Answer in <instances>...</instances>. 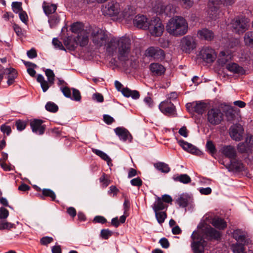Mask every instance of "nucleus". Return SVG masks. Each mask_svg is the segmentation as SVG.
Listing matches in <instances>:
<instances>
[{
    "label": "nucleus",
    "instance_id": "f704fd0d",
    "mask_svg": "<svg viewBox=\"0 0 253 253\" xmlns=\"http://www.w3.org/2000/svg\"><path fill=\"white\" fill-rule=\"evenodd\" d=\"M244 243L241 244L236 243L231 246V249L234 253H245V248L244 247Z\"/></svg>",
    "mask_w": 253,
    "mask_h": 253
},
{
    "label": "nucleus",
    "instance_id": "09e8293b",
    "mask_svg": "<svg viewBox=\"0 0 253 253\" xmlns=\"http://www.w3.org/2000/svg\"><path fill=\"white\" fill-rule=\"evenodd\" d=\"M26 122L24 121L18 120L15 122V126L16 128L19 131H22L24 130L26 126Z\"/></svg>",
    "mask_w": 253,
    "mask_h": 253
},
{
    "label": "nucleus",
    "instance_id": "72a5a7b5",
    "mask_svg": "<svg viewBox=\"0 0 253 253\" xmlns=\"http://www.w3.org/2000/svg\"><path fill=\"white\" fill-rule=\"evenodd\" d=\"M155 167L162 172L168 173L170 171V168L168 165L163 163L159 162L154 164Z\"/></svg>",
    "mask_w": 253,
    "mask_h": 253
},
{
    "label": "nucleus",
    "instance_id": "13d9d810",
    "mask_svg": "<svg viewBox=\"0 0 253 253\" xmlns=\"http://www.w3.org/2000/svg\"><path fill=\"white\" fill-rule=\"evenodd\" d=\"M52 237L45 236L41 239L40 242L42 245H47L53 241Z\"/></svg>",
    "mask_w": 253,
    "mask_h": 253
},
{
    "label": "nucleus",
    "instance_id": "2eb2a0df",
    "mask_svg": "<svg viewBox=\"0 0 253 253\" xmlns=\"http://www.w3.org/2000/svg\"><path fill=\"white\" fill-rule=\"evenodd\" d=\"M244 129L240 124L233 125L230 128V135L231 137L236 141L242 139Z\"/></svg>",
    "mask_w": 253,
    "mask_h": 253
},
{
    "label": "nucleus",
    "instance_id": "37998d69",
    "mask_svg": "<svg viewBox=\"0 0 253 253\" xmlns=\"http://www.w3.org/2000/svg\"><path fill=\"white\" fill-rule=\"evenodd\" d=\"M45 74L47 78L48 82L50 85L54 84L55 75L53 71L51 69H46L45 71Z\"/></svg>",
    "mask_w": 253,
    "mask_h": 253
},
{
    "label": "nucleus",
    "instance_id": "7c9ffc66",
    "mask_svg": "<svg viewBox=\"0 0 253 253\" xmlns=\"http://www.w3.org/2000/svg\"><path fill=\"white\" fill-rule=\"evenodd\" d=\"M7 70L8 75L7 83L9 85H10L14 83L15 79L17 77V72L13 68H9Z\"/></svg>",
    "mask_w": 253,
    "mask_h": 253
},
{
    "label": "nucleus",
    "instance_id": "bf43d9fd",
    "mask_svg": "<svg viewBox=\"0 0 253 253\" xmlns=\"http://www.w3.org/2000/svg\"><path fill=\"white\" fill-rule=\"evenodd\" d=\"M13 224L8 222L2 221L0 222V230L10 229L13 227Z\"/></svg>",
    "mask_w": 253,
    "mask_h": 253
},
{
    "label": "nucleus",
    "instance_id": "a211bd4d",
    "mask_svg": "<svg viewBox=\"0 0 253 253\" xmlns=\"http://www.w3.org/2000/svg\"><path fill=\"white\" fill-rule=\"evenodd\" d=\"M226 69L234 74L243 75L246 73V71L244 69L236 63L227 64L226 65Z\"/></svg>",
    "mask_w": 253,
    "mask_h": 253
},
{
    "label": "nucleus",
    "instance_id": "2f4dec72",
    "mask_svg": "<svg viewBox=\"0 0 253 253\" xmlns=\"http://www.w3.org/2000/svg\"><path fill=\"white\" fill-rule=\"evenodd\" d=\"M115 132L120 139L126 140V129L122 127H118L114 129Z\"/></svg>",
    "mask_w": 253,
    "mask_h": 253
},
{
    "label": "nucleus",
    "instance_id": "f8f14e48",
    "mask_svg": "<svg viewBox=\"0 0 253 253\" xmlns=\"http://www.w3.org/2000/svg\"><path fill=\"white\" fill-rule=\"evenodd\" d=\"M146 56L153 57L158 60H163L165 59V54L163 50L158 47L151 46L149 47L145 51Z\"/></svg>",
    "mask_w": 253,
    "mask_h": 253
},
{
    "label": "nucleus",
    "instance_id": "e433bc0d",
    "mask_svg": "<svg viewBox=\"0 0 253 253\" xmlns=\"http://www.w3.org/2000/svg\"><path fill=\"white\" fill-rule=\"evenodd\" d=\"M173 179L175 181H178L185 184L188 183L191 181L190 177L186 174H180L179 176L174 177Z\"/></svg>",
    "mask_w": 253,
    "mask_h": 253
},
{
    "label": "nucleus",
    "instance_id": "f03ea898",
    "mask_svg": "<svg viewBox=\"0 0 253 253\" xmlns=\"http://www.w3.org/2000/svg\"><path fill=\"white\" fill-rule=\"evenodd\" d=\"M166 28L167 32L170 35L180 37L187 33L188 24L183 17L175 16L169 20Z\"/></svg>",
    "mask_w": 253,
    "mask_h": 253
},
{
    "label": "nucleus",
    "instance_id": "a878e982",
    "mask_svg": "<svg viewBox=\"0 0 253 253\" xmlns=\"http://www.w3.org/2000/svg\"><path fill=\"white\" fill-rule=\"evenodd\" d=\"M205 233L211 239L218 240L220 238V232L211 227L207 228Z\"/></svg>",
    "mask_w": 253,
    "mask_h": 253
},
{
    "label": "nucleus",
    "instance_id": "ea45409f",
    "mask_svg": "<svg viewBox=\"0 0 253 253\" xmlns=\"http://www.w3.org/2000/svg\"><path fill=\"white\" fill-rule=\"evenodd\" d=\"M155 212L158 222L160 224L163 223L167 216L166 212L165 211H155Z\"/></svg>",
    "mask_w": 253,
    "mask_h": 253
},
{
    "label": "nucleus",
    "instance_id": "9b49d317",
    "mask_svg": "<svg viewBox=\"0 0 253 253\" xmlns=\"http://www.w3.org/2000/svg\"><path fill=\"white\" fill-rule=\"evenodd\" d=\"M180 45L183 51L189 53L196 48V43L193 37L186 36L182 38Z\"/></svg>",
    "mask_w": 253,
    "mask_h": 253
},
{
    "label": "nucleus",
    "instance_id": "8fccbe9b",
    "mask_svg": "<svg viewBox=\"0 0 253 253\" xmlns=\"http://www.w3.org/2000/svg\"><path fill=\"white\" fill-rule=\"evenodd\" d=\"M250 149V146L245 142L240 143L238 145V150L241 153H245L247 152Z\"/></svg>",
    "mask_w": 253,
    "mask_h": 253
},
{
    "label": "nucleus",
    "instance_id": "a18cd8bd",
    "mask_svg": "<svg viewBox=\"0 0 253 253\" xmlns=\"http://www.w3.org/2000/svg\"><path fill=\"white\" fill-rule=\"evenodd\" d=\"M72 95L71 94V98H70V99L76 101H80L81 99V95L80 91L74 88H72Z\"/></svg>",
    "mask_w": 253,
    "mask_h": 253
},
{
    "label": "nucleus",
    "instance_id": "338daca9",
    "mask_svg": "<svg viewBox=\"0 0 253 253\" xmlns=\"http://www.w3.org/2000/svg\"><path fill=\"white\" fill-rule=\"evenodd\" d=\"M93 222L104 224L107 222V220L103 216L97 215L94 218Z\"/></svg>",
    "mask_w": 253,
    "mask_h": 253
},
{
    "label": "nucleus",
    "instance_id": "4d7b16f0",
    "mask_svg": "<svg viewBox=\"0 0 253 253\" xmlns=\"http://www.w3.org/2000/svg\"><path fill=\"white\" fill-rule=\"evenodd\" d=\"M0 130L4 133L9 135L11 132V127L5 125H2L0 127Z\"/></svg>",
    "mask_w": 253,
    "mask_h": 253
},
{
    "label": "nucleus",
    "instance_id": "0e129e2a",
    "mask_svg": "<svg viewBox=\"0 0 253 253\" xmlns=\"http://www.w3.org/2000/svg\"><path fill=\"white\" fill-rule=\"evenodd\" d=\"M103 121L106 124L111 125L115 121V120L109 115H104Z\"/></svg>",
    "mask_w": 253,
    "mask_h": 253
},
{
    "label": "nucleus",
    "instance_id": "5701e85b",
    "mask_svg": "<svg viewBox=\"0 0 253 253\" xmlns=\"http://www.w3.org/2000/svg\"><path fill=\"white\" fill-rule=\"evenodd\" d=\"M191 105L195 112L202 114L207 108V104L201 101L193 102Z\"/></svg>",
    "mask_w": 253,
    "mask_h": 253
},
{
    "label": "nucleus",
    "instance_id": "c03bdc74",
    "mask_svg": "<svg viewBox=\"0 0 253 253\" xmlns=\"http://www.w3.org/2000/svg\"><path fill=\"white\" fill-rule=\"evenodd\" d=\"M139 91L136 90H131L127 88V98H131L132 99L136 100L140 97Z\"/></svg>",
    "mask_w": 253,
    "mask_h": 253
},
{
    "label": "nucleus",
    "instance_id": "6e6d98bb",
    "mask_svg": "<svg viewBox=\"0 0 253 253\" xmlns=\"http://www.w3.org/2000/svg\"><path fill=\"white\" fill-rule=\"evenodd\" d=\"M52 44L55 48H58L60 50H66L65 47L62 45V43L57 38H53L52 40Z\"/></svg>",
    "mask_w": 253,
    "mask_h": 253
},
{
    "label": "nucleus",
    "instance_id": "f3484780",
    "mask_svg": "<svg viewBox=\"0 0 253 253\" xmlns=\"http://www.w3.org/2000/svg\"><path fill=\"white\" fill-rule=\"evenodd\" d=\"M178 144L184 150L191 154L200 155L201 153V152L195 146L183 140L178 141Z\"/></svg>",
    "mask_w": 253,
    "mask_h": 253
},
{
    "label": "nucleus",
    "instance_id": "39448f33",
    "mask_svg": "<svg viewBox=\"0 0 253 253\" xmlns=\"http://www.w3.org/2000/svg\"><path fill=\"white\" fill-rule=\"evenodd\" d=\"M249 21L244 17H237L231 22L232 30L236 33H242L248 29Z\"/></svg>",
    "mask_w": 253,
    "mask_h": 253
},
{
    "label": "nucleus",
    "instance_id": "f257e3e1",
    "mask_svg": "<svg viewBox=\"0 0 253 253\" xmlns=\"http://www.w3.org/2000/svg\"><path fill=\"white\" fill-rule=\"evenodd\" d=\"M106 50L111 56H118L119 61L126 60V37L112 38L106 45Z\"/></svg>",
    "mask_w": 253,
    "mask_h": 253
},
{
    "label": "nucleus",
    "instance_id": "423d86ee",
    "mask_svg": "<svg viewBox=\"0 0 253 253\" xmlns=\"http://www.w3.org/2000/svg\"><path fill=\"white\" fill-rule=\"evenodd\" d=\"M223 114L220 110L212 108L207 113V120L209 123L213 126L219 125L223 120Z\"/></svg>",
    "mask_w": 253,
    "mask_h": 253
},
{
    "label": "nucleus",
    "instance_id": "864d4df0",
    "mask_svg": "<svg viewBox=\"0 0 253 253\" xmlns=\"http://www.w3.org/2000/svg\"><path fill=\"white\" fill-rule=\"evenodd\" d=\"M115 85L116 89L118 91H120L122 92V94L126 97V88H122L123 85L121 84L120 82L118 81H116L115 82Z\"/></svg>",
    "mask_w": 253,
    "mask_h": 253
},
{
    "label": "nucleus",
    "instance_id": "ddd939ff",
    "mask_svg": "<svg viewBox=\"0 0 253 253\" xmlns=\"http://www.w3.org/2000/svg\"><path fill=\"white\" fill-rule=\"evenodd\" d=\"M43 121L40 119H34L31 121L30 126L32 131L38 135H42L45 129V125L43 124Z\"/></svg>",
    "mask_w": 253,
    "mask_h": 253
},
{
    "label": "nucleus",
    "instance_id": "49530a36",
    "mask_svg": "<svg viewBox=\"0 0 253 253\" xmlns=\"http://www.w3.org/2000/svg\"><path fill=\"white\" fill-rule=\"evenodd\" d=\"M42 193L43 196L46 197H49L51 198L52 201H54L56 198V195L55 193L49 189H43L42 191Z\"/></svg>",
    "mask_w": 253,
    "mask_h": 253
},
{
    "label": "nucleus",
    "instance_id": "6e6552de",
    "mask_svg": "<svg viewBox=\"0 0 253 253\" xmlns=\"http://www.w3.org/2000/svg\"><path fill=\"white\" fill-rule=\"evenodd\" d=\"M191 238L193 240L191 247L194 253H203L205 241L202 238L200 234L196 231L193 233Z\"/></svg>",
    "mask_w": 253,
    "mask_h": 253
},
{
    "label": "nucleus",
    "instance_id": "cd10ccee",
    "mask_svg": "<svg viewBox=\"0 0 253 253\" xmlns=\"http://www.w3.org/2000/svg\"><path fill=\"white\" fill-rule=\"evenodd\" d=\"M43 9L45 14L48 17L50 15L55 12L57 6L54 4H45V2L43 4Z\"/></svg>",
    "mask_w": 253,
    "mask_h": 253
},
{
    "label": "nucleus",
    "instance_id": "6ab92c4d",
    "mask_svg": "<svg viewBox=\"0 0 253 253\" xmlns=\"http://www.w3.org/2000/svg\"><path fill=\"white\" fill-rule=\"evenodd\" d=\"M198 37L201 39L207 41H211L213 39L214 35L212 31L204 28L198 31Z\"/></svg>",
    "mask_w": 253,
    "mask_h": 253
},
{
    "label": "nucleus",
    "instance_id": "473e14b6",
    "mask_svg": "<svg viewBox=\"0 0 253 253\" xmlns=\"http://www.w3.org/2000/svg\"><path fill=\"white\" fill-rule=\"evenodd\" d=\"M92 151L96 155L100 157L102 159L107 162V164L109 166L110 163H111V159L109 158V157L103 151L96 149H92Z\"/></svg>",
    "mask_w": 253,
    "mask_h": 253
},
{
    "label": "nucleus",
    "instance_id": "79ce46f5",
    "mask_svg": "<svg viewBox=\"0 0 253 253\" xmlns=\"http://www.w3.org/2000/svg\"><path fill=\"white\" fill-rule=\"evenodd\" d=\"M227 121L232 122L235 119V113L232 108H228L225 112Z\"/></svg>",
    "mask_w": 253,
    "mask_h": 253
},
{
    "label": "nucleus",
    "instance_id": "e2e57ef3",
    "mask_svg": "<svg viewBox=\"0 0 253 253\" xmlns=\"http://www.w3.org/2000/svg\"><path fill=\"white\" fill-rule=\"evenodd\" d=\"M176 202L180 207L183 208L186 207L187 205V199L182 197L178 198Z\"/></svg>",
    "mask_w": 253,
    "mask_h": 253
},
{
    "label": "nucleus",
    "instance_id": "412c9836",
    "mask_svg": "<svg viewBox=\"0 0 253 253\" xmlns=\"http://www.w3.org/2000/svg\"><path fill=\"white\" fill-rule=\"evenodd\" d=\"M151 71L155 75L161 76L165 72L164 67L158 63H152L150 66Z\"/></svg>",
    "mask_w": 253,
    "mask_h": 253
},
{
    "label": "nucleus",
    "instance_id": "c9c22d12",
    "mask_svg": "<svg viewBox=\"0 0 253 253\" xmlns=\"http://www.w3.org/2000/svg\"><path fill=\"white\" fill-rule=\"evenodd\" d=\"M232 168L237 171H242L244 169V165L241 161L232 160L231 161Z\"/></svg>",
    "mask_w": 253,
    "mask_h": 253
},
{
    "label": "nucleus",
    "instance_id": "c85d7f7f",
    "mask_svg": "<svg viewBox=\"0 0 253 253\" xmlns=\"http://www.w3.org/2000/svg\"><path fill=\"white\" fill-rule=\"evenodd\" d=\"M167 207L168 206L164 203L162 199L160 197H158L157 200L154 204L153 209L154 211H162Z\"/></svg>",
    "mask_w": 253,
    "mask_h": 253
},
{
    "label": "nucleus",
    "instance_id": "20e7f679",
    "mask_svg": "<svg viewBox=\"0 0 253 253\" xmlns=\"http://www.w3.org/2000/svg\"><path fill=\"white\" fill-rule=\"evenodd\" d=\"M236 1V0H210L209 3V10L208 14L211 19H215L217 17L218 11V6L220 4H223L227 6L232 5Z\"/></svg>",
    "mask_w": 253,
    "mask_h": 253
},
{
    "label": "nucleus",
    "instance_id": "dca6fc26",
    "mask_svg": "<svg viewBox=\"0 0 253 253\" xmlns=\"http://www.w3.org/2000/svg\"><path fill=\"white\" fill-rule=\"evenodd\" d=\"M133 23L134 26L139 28L147 30L149 21H148L147 17L144 15H137L133 20Z\"/></svg>",
    "mask_w": 253,
    "mask_h": 253
},
{
    "label": "nucleus",
    "instance_id": "7ed1b4c3",
    "mask_svg": "<svg viewBox=\"0 0 253 253\" xmlns=\"http://www.w3.org/2000/svg\"><path fill=\"white\" fill-rule=\"evenodd\" d=\"M164 29V25L159 18L153 17L149 21L147 30H149L151 36L160 37L163 35Z\"/></svg>",
    "mask_w": 253,
    "mask_h": 253
},
{
    "label": "nucleus",
    "instance_id": "1a4fd4ad",
    "mask_svg": "<svg viewBox=\"0 0 253 253\" xmlns=\"http://www.w3.org/2000/svg\"><path fill=\"white\" fill-rule=\"evenodd\" d=\"M120 10V5L119 3L114 1H110L105 7L102 8L103 14L109 16H116L119 14Z\"/></svg>",
    "mask_w": 253,
    "mask_h": 253
},
{
    "label": "nucleus",
    "instance_id": "b1692460",
    "mask_svg": "<svg viewBox=\"0 0 253 253\" xmlns=\"http://www.w3.org/2000/svg\"><path fill=\"white\" fill-rule=\"evenodd\" d=\"M76 41L81 46H84L86 45L88 42V33L86 31L84 33L80 34L76 37Z\"/></svg>",
    "mask_w": 253,
    "mask_h": 253
},
{
    "label": "nucleus",
    "instance_id": "3c124183",
    "mask_svg": "<svg viewBox=\"0 0 253 253\" xmlns=\"http://www.w3.org/2000/svg\"><path fill=\"white\" fill-rule=\"evenodd\" d=\"M60 89L66 97L69 98H71V91L69 87L66 86H61L60 87Z\"/></svg>",
    "mask_w": 253,
    "mask_h": 253
},
{
    "label": "nucleus",
    "instance_id": "de8ad7c7",
    "mask_svg": "<svg viewBox=\"0 0 253 253\" xmlns=\"http://www.w3.org/2000/svg\"><path fill=\"white\" fill-rule=\"evenodd\" d=\"M12 8L14 12L18 13L22 11V3L20 2H13L12 3Z\"/></svg>",
    "mask_w": 253,
    "mask_h": 253
},
{
    "label": "nucleus",
    "instance_id": "052dcab7",
    "mask_svg": "<svg viewBox=\"0 0 253 253\" xmlns=\"http://www.w3.org/2000/svg\"><path fill=\"white\" fill-rule=\"evenodd\" d=\"M9 215L8 211L4 208L1 207L0 209V219H5Z\"/></svg>",
    "mask_w": 253,
    "mask_h": 253
},
{
    "label": "nucleus",
    "instance_id": "4468645a",
    "mask_svg": "<svg viewBox=\"0 0 253 253\" xmlns=\"http://www.w3.org/2000/svg\"><path fill=\"white\" fill-rule=\"evenodd\" d=\"M159 108L166 115L171 116L175 114V107L169 100L162 102L159 105Z\"/></svg>",
    "mask_w": 253,
    "mask_h": 253
},
{
    "label": "nucleus",
    "instance_id": "5fc2aeb1",
    "mask_svg": "<svg viewBox=\"0 0 253 253\" xmlns=\"http://www.w3.org/2000/svg\"><path fill=\"white\" fill-rule=\"evenodd\" d=\"M112 235V232L109 229H102L100 232V236L103 239H108Z\"/></svg>",
    "mask_w": 253,
    "mask_h": 253
},
{
    "label": "nucleus",
    "instance_id": "4c0bfd02",
    "mask_svg": "<svg viewBox=\"0 0 253 253\" xmlns=\"http://www.w3.org/2000/svg\"><path fill=\"white\" fill-rule=\"evenodd\" d=\"M126 219V217L125 215L121 216L119 219L117 217L113 218L111 220V224L115 227H117L119 226L120 223H124Z\"/></svg>",
    "mask_w": 253,
    "mask_h": 253
},
{
    "label": "nucleus",
    "instance_id": "69168bd1",
    "mask_svg": "<svg viewBox=\"0 0 253 253\" xmlns=\"http://www.w3.org/2000/svg\"><path fill=\"white\" fill-rule=\"evenodd\" d=\"M159 243L161 244L163 248L165 249L168 248L169 246V242L166 238H163L161 239L159 241Z\"/></svg>",
    "mask_w": 253,
    "mask_h": 253
},
{
    "label": "nucleus",
    "instance_id": "c756f323",
    "mask_svg": "<svg viewBox=\"0 0 253 253\" xmlns=\"http://www.w3.org/2000/svg\"><path fill=\"white\" fill-rule=\"evenodd\" d=\"M59 16L57 14H53L48 16V22L51 28H54L60 22Z\"/></svg>",
    "mask_w": 253,
    "mask_h": 253
},
{
    "label": "nucleus",
    "instance_id": "bb28decb",
    "mask_svg": "<svg viewBox=\"0 0 253 253\" xmlns=\"http://www.w3.org/2000/svg\"><path fill=\"white\" fill-rule=\"evenodd\" d=\"M233 237L238 242L244 243L247 244L249 242L246 239V237L243 235L240 230H236L233 233Z\"/></svg>",
    "mask_w": 253,
    "mask_h": 253
},
{
    "label": "nucleus",
    "instance_id": "393cba45",
    "mask_svg": "<svg viewBox=\"0 0 253 253\" xmlns=\"http://www.w3.org/2000/svg\"><path fill=\"white\" fill-rule=\"evenodd\" d=\"M212 225L216 228L219 229L223 230L226 226V222L224 220L221 218L215 217L211 221Z\"/></svg>",
    "mask_w": 253,
    "mask_h": 253
},
{
    "label": "nucleus",
    "instance_id": "9d476101",
    "mask_svg": "<svg viewBox=\"0 0 253 253\" xmlns=\"http://www.w3.org/2000/svg\"><path fill=\"white\" fill-rule=\"evenodd\" d=\"M199 56L204 61L207 63L213 62L216 58L215 51L209 47H203L200 51Z\"/></svg>",
    "mask_w": 253,
    "mask_h": 253
},
{
    "label": "nucleus",
    "instance_id": "a19ab883",
    "mask_svg": "<svg viewBox=\"0 0 253 253\" xmlns=\"http://www.w3.org/2000/svg\"><path fill=\"white\" fill-rule=\"evenodd\" d=\"M45 109L49 112L55 113L58 110V106L52 102H48L45 105Z\"/></svg>",
    "mask_w": 253,
    "mask_h": 253
},
{
    "label": "nucleus",
    "instance_id": "774afa93",
    "mask_svg": "<svg viewBox=\"0 0 253 253\" xmlns=\"http://www.w3.org/2000/svg\"><path fill=\"white\" fill-rule=\"evenodd\" d=\"M19 16L20 20L24 23L27 21L28 16L26 12L23 10L19 12Z\"/></svg>",
    "mask_w": 253,
    "mask_h": 253
},
{
    "label": "nucleus",
    "instance_id": "4be33fe9",
    "mask_svg": "<svg viewBox=\"0 0 253 253\" xmlns=\"http://www.w3.org/2000/svg\"><path fill=\"white\" fill-rule=\"evenodd\" d=\"M71 30L72 32L78 34H82L84 33L86 30L84 29V25L83 23L77 22L73 23L71 26Z\"/></svg>",
    "mask_w": 253,
    "mask_h": 253
},
{
    "label": "nucleus",
    "instance_id": "aec40b11",
    "mask_svg": "<svg viewBox=\"0 0 253 253\" xmlns=\"http://www.w3.org/2000/svg\"><path fill=\"white\" fill-rule=\"evenodd\" d=\"M222 153L226 157L234 159L236 156V151L235 148L231 145L224 146L221 149Z\"/></svg>",
    "mask_w": 253,
    "mask_h": 253
},
{
    "label": "nucleus",
    "instance_id": "680f3d73",
    "mask_svg": "<svg viewBox=\"0 0 253 253\" xmlns=\"http://www.w3.org/2000/svg\"><path fill=\"white\" fill-rule=\"evenodd\" d=\"M130 183L133 186L140 187L142 185V181L140 177H137L131 179Z\"/></svg>",
    "mask_w": 253,
    "mask_h": 253
},
{
    "label": "nucleus",
    "instance_id": "603ef678",
    "mask_svg": "<svg viewBox=\"0 0 253 253\" xmlns=\"http://www.w3.org/2000/svg\"><path fill=\"white\" fill-rule=\"evenodd\" d=\"M206 148L208 151L212 155L216 152L214 145L212 141H208L206 144Z\"/></svg>",
    "mask_w": 253,
    "mask_h": 253
},
{
    "label": "nucleus",
    "instance_id": "0eeeda50",
    "mask_svg": "<svg viewBox=\"0 0 253 253\" xmlns=\"http://www.w3.org/2000/svg\"><path fill=\"white\" fill-rule=\"evenodd\" d=\"M107 36L101 29H95L91 33V39L93 43L97 47L105 45L106 42Z\"/></svg>",
    "mask_w": 253,
    "mask_h": 253
},
{
    "label": "nucleus",
    "instance_id": "58836bf2",
    "mask_svg": "<svg viewBox=\"0 0 253 253\" xmlns=\"http://www.w3.org/2000/svg\"><path fill=\"white\" fill-rule=\"evenodd\" d=\"M244 41L246 44L253 45V32L246 33L244 36Z\"/></svg>",
    "mask_w": 253,
    "mask_h": 253
}]
</instances>
